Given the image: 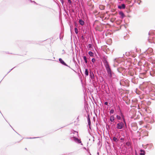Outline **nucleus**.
Segmentation results:
<instances>
[{
	"label": "nucleus",
	"instance_id": "1",
	"mask_svg": "<svg viewBox=\"0 0 155 155\" xmlns=\"http://www.w3.org/2000/svg\"><path fill=\"white\" fill-rule=\"evenodd\" d=\"M105 67L108 76L110 78H111L112 75L114 74V73L112 71L109 65L108 64V62L106 60L105 61Z\"/></svg>",
	"mask_w": 155,
	"mask_h": 155
},
{
	"label": "nucleus",
	"instance_id": "2",
	"mask_svg": "<svg viewBox=\"0 0 155 155\" xmlns=\"http://www.w3.org/2000/svg\"><path fill=\"white\" fill-rule=\"evenodd\" d=\"M151 85H148L147 83L142 85V87L143 88V90L147 94L150 93V90H149V88L151 87Z\"/></svg>",
	"mask_w": 155,
	"mask_h": 155
},
{
	"label": "nucleus",
	"instance_id": "3",
	"mask_svg": "<svg viewBox=\"0 0 155 155\" xmlns=\"http://www.w3.org/2000/svg\"><path fill=\"white\" fill-rule=\"evenodd\" d=\"M70 139L71 141H74L77 143H81V145H83L82 143H81V140L78 139L75 137L73 136L70 137Z\"/></svg>",
	"mask_w": 155,
	"mask_h": 155
},
{
	"label": "nucleus",
	"instance_id": "4",
	"mask_svg": "<svg viewBox=\"0 0 155 155\" xmlns=\"http://www.w3.org/2000/svg\"><path fill=\"white\" fill-rule=\"evenodd\" d=\"M124 125L123 122H119L117 124L116 128L118 129H122L124 127Z\"/></svg>",
	"mask_w": 155,
	"mask_h": 155
},
{
	"label": "nucleus",
	"instance_id": "5",
	"mask_svg": "<svg viewBox=\"0 0 155 155\" xmlns=\"http://www.w3.org/2000/svg\"><path fill=\"white\" fill-rule=\"evenodd\" d=\"M59 61L60 63H61L62 64L67 66L69 67L61 58H59Z\"/></svg>",
	"mask_w": 155,
	"mask_h": 155
},
{
	"label": "nucleus",
	"instance_id": "6",
	"mask_svg": "<svg viewBox=\"0 0 155 155\" xmlns=\"http://www.w3.org/2000/svg\"><path fill=\"white\" fill-rule=\"evenodd\" d=\"M87 121L88 123V125L90 129H91V121L90 120V116L89 115H88L87 117Z\"/></svg>",
	"mask_w": 155,
	"mask_h": 155
},
{
	"label": "nucleus",
	"instance_id": "7",
	"mask_svg": "<svg viewBox=\"0 0 155 155\" xmlns=\"http://www.w3.org/2000/svg\"><path fill=\"white\" fill-rule=\"evenodd\" d=\"M126 8V5L125 4H123L121 5H118V8L120 9H125Z\"/></svg>",
	"mask_w": 155,
	"mask_h": 155
},
{
	"label": "nucleus",
	"instance_id": "8",
	"mask_svg": "<svg viewBox=\"0 0 155 155\" xmlns=\"http://www.w3.org/2000/svg\"><path fill=\"white\" fill-rule=\"evenodd\" d=\"M90 76L91 79H93L94 78V76L93 73L91 71L90 72Z\"/></svg>",
	"mask_w": 155,
	"mask_h": 155
},
{
	"label": "nucleus",
	"instance_id": "9",
	"mask_svg": "<svg viewBox=\"0 0 155 155\" xmlns=\"http://www.w3.org/2000/svg\"><path fill=\"white\" fill-rule=\"evenodd\" d=\"M119 14L121 16V18H123L125 17V15L122 12H119Z\"/></svg>",
	"mask_w": 155,
	"mask_h": 155
},
{
	"label": "nucleus",
	"instance_id": "10",
	"mask_svg": "<svg viewBox=\"0 0 155 155\" xmlns=\"http://www.w3.org/2000/svg\"><path fill=\"white\" fill-rule=\"evenodd\" d=\"M140 155H145V151L143 150H140Z\"/></svg>",
	"mask_w": 155,
	"mask_h": 155
},
{
	"label": "nucleus",
	"instance_id": "11",
	"mask_svg": "<svg viewBox=\"0 0 155 155\" xmlns=\"http://www.w3.org/2000/svg\"><path fill=\"white\" fill-rule=\"evenodd\" d=\"M79 23L81 25H84V21L81 19H80L79 20Z\"/></svg>",
	"mask_w": 155,
	"mask_h": 155
},
{
	"label": "nucleus",
	"instance_id": "12",
	"mask_svg": "<svg viewBox=\"0 0 155 155\" xmlns=\"http://www.w3.org/2000/svg\"><path fill=\"white\" fill-rule=\"evenodd\" d=\"M114 120V117L113 115H111L110 117V120L111 122H113Z\"/></svg>",
	"mask_w": 155,
	"mask_h": 155
},
{
	"label": "nucleus",
	"instance_id": "13",
	"mask_svg": "<svg viewBox=\"0 0 155 155\" xmlns=\"http://www.w3.org/2000/svg\"><path fill=\"white\" fill-rule=\"evenodd\" d=\"M88 54L91 57H94V54L91 51H90L88 52Z\"/></svg>",
	"mask_w": 155,
	"mask_h": 155
},
{
	"label": "nucleus",
	"instance_id": "14",
	"mask_svg": "<svg viewBox=\"0 0 155 155\" xmlns=\"http://www.w3.org/2000/svg\"><path fill=\"white\" fill-rule=\"evenodd\" d=\"M85 74L86 76H87L88 75L89 73L87 69H85Z\"/></svg>",
	"mask_w": 155,
	"mask_h": 155
},
{
	"label": "nucleus",
	"instance_id": "15",
	"mask_svg": "<svg viewBox=\"0 0 155 155\" xmlns=\"http://www.w3.org/2000/svg\"><path fill=\"white\" fill-rule=\"evenodd\" d=\"M83 59H84V62H85V63L87 64V57L86 56H83Z\"/></svg>",
	"mask_w": 155,
	"mask_h": 155
},
{
	"label": "nucleus",
	"instance_id": "16",
	"mask_svg": "<svg viewBox=\"0 0 155 155\" xmlns=\"http://www.w3.org/2000/svg\"><path fill=\"white\" fill-rule=\"evenodd\" d=\"M123 121V123L124 124V125L126 127H127V124L126 123V122L125 121V119L124 117H123V118H122Z\"/></svg>",
	"mask_w": 155,
	"mask_h": 155
},
{
	"label": "nucleus",
	"instance_id": "17",
	"mask_svg": "<svg viewBox=\"0 0 155 155\" xmlns=\"http://www.w3.org/2000/svg\"><path fill=\"white\" fill-rule=\"evenodd\" d=\"M113 141L115 142H117L118 141V140L117 139V138L115 137H113Z\"/></svg>",
	"mask_w": 155,
	"mask_h": 155
},
{
	"label": "nucleus",
	"instance_id": "18",
	"mask_svg": "<svg viewBox=\"0 0 155 155\" xmlns=\"http://www.w3.org/2000/svg\"><path fill=\"white\" fill-rule=\"evenodd\" d=\"M126 144L127 146H128V147H129L131 145V143L130 142H127L126 143Z\"/></svg>",
	"mask_w": 155,
	"mask_h": 155
},
{
	"label": "nucleus",
	"instance_id": "19",
	"mask_svg": "<svg viewBox=\"0 0 155 155\" xmlns=\"http://www.w3.org/2000/svg\"><path fill=\"white\" fill-rule=\"evenodd\" d=\"M74 31H75V33L76 34H78V29L76 27H75L74 28Z\"/></svg>",
	"mask_w": 155,
	"mask_h": 155
},
{
	"label": "nucleus",
	"instance_id": "20",
	"mask_svg": "<svg viewBox=\"0 0 155 155\" xmlns=\"http://www.w3.org/2000/svg\"><path fill=\"white\" fill-rule=\"evenodd\" d=\"M149 90H150V93L152 95H153L154 96H155V94H152L151 93L152 92V90L151 87L149 88Z\"/></svg>",
	"mask_w": 155,
	"mask_h": 155
},
{
	"label": "nucleus",
	"instance_id": "21",
	"mask_svg": "<svg viewBox=\"0 0 155 155\" xmlns=\"http://www.w3.org/2000/svg\"><path fill=\"white\" fill-rule=\"evenodd\" d=\"M114 110L113 109H111L110 111V114H113L114 113Z\"/></svg>",
	"mask_w": 155,
	"mask_h": 155
},
{
	"label": "nucleus",
	"instance_id": "22",
	"mask_svg": "<svg viewBox=\"0 0 155 155\" xmlns=\"http://www.w3.org/2000/svg\"><path fill=\"white\" fill-rule=\"evenodd\" d=\"M147 145L148 147H150L151 148H152V147H153V145L152 144H148Z\"/></svg>",
	"mask_w": 155,
	"mask_h": 155
},
{
	"label": "nucleus",
	"instance_id": "23",
	"mask_svg": "<svg viewBox=\"0 0 155 155\" xmlns=\"http://www.w3.org/2000/svg\"><path fill=\"white\" fill-rule=\"evenodd\" d=\"M116 117L117 118V119L119 120H120L121 118V117L120 116L118 115H117Z\"/></svg>",
	"mask_w": 155,
	"mask_h": 155
},
{
	"label": "nucleus",
	"instance_id": "24",
	"mask_svg": "<svg viewBox=\"0 0 155 155\" xmlns=\"http://www.w3.org/2000/svg\"><path fill=\"white\" fill-rule=\"evenodd\" d=\"M88 47L89 48H92V45L91 44H89L88 45Z\"/></svg>",
	"mask_w": 155,
	"mask_h": 155
},
{
	"label": "nucleus",
	"instance_id": "25",
	"mask_svg": "<svg viewBox=\"0 0 155 155\" xmlns=\"http://www.w3.org/2000/svg\"><path fill=\"white\" fill-rule=\"evenodd\" d=\"M96 60L94 58H92L91 60L92 62L93 63H94L95 61Z\"/></svg>",
	"mask_w": 155,
	"mask_h": 155
},
{
	"label": "nucleus",
	"instance_id": "26",
	"mask_svg": "<svg viewBox=\"0 0 155 155\" xmlns=\"http://www.w3.org/2000/svg\"><path fill=\"white\" fill-rule=\"evenodd\" d=\"M117 59L118 58H115L114 59V62H117L118 63V61H117Z\"/></svg>",
	"mask_w": 155,
	"mask_h": 155
},
{
	"label": "nucleus",
	"instance_id": "27",
	"mask_svg": "<svg viewBox=\"0 0 155 155\" xmlns=\"http://www.w3.org/2000/svg\"><path fill=\"white\" fill-rule=\"evenodd\" d=\"M71 0H68V4H71Z\"/></svg>",
	"mask_w": 155,
	"mask_h": 155
},
{
	"label": "nucleus",
	"instance_id": "28",
	"mask_svg": "<svg viewBox=\"0 0 155 155\" xmlns=\"http://www.w3.org/2000/svg\"><path fill=\"white\" fill-rule=\"evenodd\" d=\"M120 115L122 118H123V117H124L123 114L121 112H120Z\"/></svg>",
	"mask_w": 155,
	"mask_h": 155
},
{
	"label": "nucleus",
	"instance_id": "29",
	"mask_svg": "<svg viewBox=\"0 0 155 155\" xmlns=\"http://www.w3.org/2000/svg\"><path fill=\"white\" fill-rule=\"evenodd\" d=\"M104 104H105V105H107V106H108V103L107 102V101H106V102H105L104 103Z\"/></svg>",
	"mask_w": 155,
	"mask_h": 155
},
{
	"label": "nucleus",
	"instance_id": "30",
	"mask_svg": "<svg viewBox=\"0 0 155 155\" xmlns=\"http://www.w3.org/2000/svg\"><path fill=\"white\" fill-rule=\"evenodd\" d=\"M120 140L122 141H123L124 140V137H121L120 138Z\"/></svg>",
	"mask_w": 155,
	"mask_h": 155
},
{
	"label": "nucleus",
	"instance_id": "31",
	"mask_svg": "<svg viewBox=\"0 0 155 155\" xmlns=\"http://www.w3.org/2000/svg\"><path fill=\"white\" fill-rule=\"evenodd\" d=\"M61 2V3L62 4V5H63V3H64V1H63V0H60Z\"/></svg>",
	"mask_w": 155,
	"mask_h": 155
},
{
	"label": "nucleus",
	"instance_id": "32",
	"mask_svg": "<svg viewBox=\"0 0 155 155\" xmlns=\"http://www.w3.org/2000/svg\"><path fill=\"white\" fill-rule=\"evenodd\" d=\"M37 138V137H33V138L30 137V138H29V139H34V138Z\"/></svg>",
	"mask_w": 155,
	"mask_h": 155
},
{
	"label": "nucleus",
	"instance_id": "33",
	"mask_svg": "<svg viewBox=\"0 0 155 155\" xmlns=\"http://www.w3.org/2000/svg\"><path fill=\"white\" fill-rule=\"evenodd\" d=\"M117 71H118L119 72H120V71L119 70V69L118 68H117Z\"/></svg>",
	"mask_w": 155,
	"mask_h": 155
},
{
	"label": "nucleus",
	"instance_id": "34",
	"mask_svg": "<svg viewBox=\"0 0 155 155\" xmlns=\"http://www.w3.org/2000/svg\"><path fill=\"white\" fill-rule=\"evenodd\" d=\"M81 37V38L82 39H84V36L83 35H82Z\"/></svg>",
	"mask_w": 155,
	"mask_h": 155
},
{
	"label": "nucleus",
	"instance_id": "35",
	"mask_svg": "<svg viewBox=\"0 0 155 155\" xmlns=\"http://www.w3.org/2000/svg\"><path fill=\"white\" fill-rule=\"evenodd\" d=\"M74 132H75V133H76V135H78V133L77 132H76V131H74Z\"/></svg>",
	"mask_w": 155,
	"mask_h": 155
},
{
	"label": "nucleus",
	"instance_id": "36",
	"mask_svg": "<svg viewBox=\"0 0 155 155\" xmlns=\"http://www.w3.org/2000/svg\"><path fill=\"white\" fill-rule=\"evenodd\" d=\"M130 10L129 9V10H128V11H127V13H129V12H130Z\"/></svg>",
	"mask_w": 155,
	"mask_h": 155
},
{
	"label": "nucleus",
	"instance_id": "37",
	"mask_svg": "<svg viewBox=\"0 0 155 155\" xmlns=\"http://www.w3.org/2000/svg\"><path fill=\"white\" fill-rule=\"evenodd\" d=\"M15 68V67H14V68H13L12 69H11V70L9 71V72H8L9 73L11 71H12L14 68Z\"/></svg>",
	"mask_w": 155,
	"mask_h": 155
},
{
	"label": "nucleus",
	"instance_id": "38",
	"mask_svg": "<svg viewBox=\"0 0 155 155\" xmlns=\"http://www.w3.org/2000/svg\"><path fill=\"white\" fill-rule=\"evenodd\" d=\"M149 42H150V43H151V42L150 41V39H149Z\"/></svg>",
	"mask_w": 155,
	"mask_h": 155
},
{
	"label": "nucleus",
	"instance_id": "39",
	"mask_svg": "<svg viewBox=\"0 0 155 155\" xmlns=\"http://www.w3.org/2000/svg\"><path fill=\"white\" fill-rule=\"evenodd\" d=\"M114 67H115V65L114 64Z\"/></svg>",
	"mask_w": 155,
	"mask_h": 155
},
{
	"label": "nucleus",
	"instance_id": "40",
	"mask_svg": "<svg viewBox=\"0 0 155 155\" xmlns=\"http://www.w3.org/2000/svg\"><path fill=\"white\" fill-rule=\"evenodd\" d=\"M25 150H27V148H25Z\"/></svg>",
	"mask_w": 155,
	"mask_h": 155
}]
</instances>
